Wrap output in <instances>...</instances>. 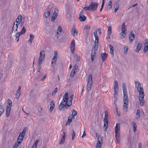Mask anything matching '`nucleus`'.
Returning <instances> with one entry per match:
<instances>
[{
	"label": "nucleus",
	"mask_w": 148,
	"mask_h": 148,
	"mask_svg": "<svg viewBox=\"0 0 148 148\" xmlns=\"http://www.w3.org/2000/svg\"><path fill=\"white\" fill-rule=\"evenodd\" d=\"M73 95L71 96L69 98V100H68V94L66 92L63 96V98L60 105L59 108L62 110L63 108L66 106L68 108L72 104V101L73 97Z\"/></svg>",
	"instance_id": "1"
},
{
	"label": "nucleus",
	"mask_w": 148,
	"mask_h": 148,
	"mask_svg": "<svg viewBox=\"0 0 148 148\" xmlns=\"http://www.w3.org/2000/svg\"><path fill=\"white\" fill-rule=\"evenodd\" d=\"M92 74H90L89 75L88 79V83L87 85V90L88 92L90 90L92 84Z\"/></svg>",
	"instance_id": "2"
},
{
	"label": "nucleus",
	"mask_w": 148,
	"mask_h": 148,
	"mask_svg": "<svg viewBox=\"0 0 148 148\" xmlns=\"http://www.w3.org/2000/svg\"><path fill=\"white\" fill-rule=\"evenodd\" d=\"M108 113L106 111V112H105V117L103 119L104 126L103 129L104 131L107 130L108 127Z\"/></svg>",
	"instance_id": "3"
},
{
	"label": "nucleus",
	"mask_w": 148,
	"mask_h": 148,
	"mask_svg": "<svg viewBox=\"0 0 148 148\" xmlns=\"http://www.w3.org/2000/svg\"><path fill=\"white\" fill-rule=\"evenodd\" d=\"M58 8H55V11L53 13L52 18L51 19V21L52 22H54L56 19V17L58 15Z\"/></svg>",
	"instance_id": "4"
},
{
	"label": "nucleus",
	"mask_w": 148,
	"mask_h": 148,
	"mask_svg": "<svg viewBox=\"0 0 148 148\" xmlns=\"http://www.w3.org/2000/svg\"><path fill=\"white\" fill-rule=\"evenodd\" d=\"M98 6V3L96 2H92L89 5V7L90 9L93 10H95L97 9Z\"/></svg>",
	"instance_id": "5"
},
{
	"label": "nucleus",
	"mask_w": 148,
	"mask_h": 148,
	"mask_svg": "<svg viewBox=\"0 0 148 148\" xmlns=\"http://www.w3.org/2000/svg\"><path fill=\"white\" fill-rule=\"evenodd\" d=\"M57 57H53L52 59L51 65L53 69H55L56 62L57 61Z\"/></svg>",
	"instance_id": "6"
},
{
	"label": "nucleus",
	"mask_w": 148,
	"mask_h": 148,
	"mask_svg": "<svg viewBox=\"0 0 148 148\" xmlns=\"http://www.w3.org/2000/svg\"><path fill=\"white\" fill-rule=\"evenodd\" d=\"M75 40L73 39L71 42V50L72 53H74L75 49Z\"/></svg>",
	"instance_id": "7"
},
{
	"label": "nucleus",
	"mask_w": 148,
	"mask_h": 148,
	"mask_svg": "<svg viewBox=\"0 0 148 148\" xmlns=\"http://www.w3.org/2000/svg\"><path fill=\"white\" fill-rule=\"evenodd\" d=\"M140 90L138 91L139 93V97L141 98L144 99V94L143 92V87H140Z\"/></svg>",
	"instance_id": "8"
},
{
	"label": "nucleus",
	"mask_w": 148,
	"mask_h": 148,
	"mask_svg": "<svg viewBox=\"0 0 148 148\" xmlns=\"http://www.w3.org/2000/svg\"><path fill=\"white\" fill-rule=\"evenodd\" d=\"M123 102H128V98L127 92H123Z\"/></svg>",
	"instance_id": "9"
},
{
	"label": "nucleus",
	"mask_w": 148,
	"mask_h": 148,
	"mask_svg": "<svg viewBox=\"0 0 148 148\" xmlns=\"http://www.w3.org/2000/svg\"><path fill=\"white\" fill-rule=\"evenodd\" d=\"M39 58L44 59L45 58V52L44 50H41L40 52Z\"/></svg>",
	"instance_id": "10"
},
{
	"label": "nucleus",
	"mask_w": 148,
	"mask_h": 148,
	"mask_svg": "<svg viewBox=\"0 0 148 148\" xmlns=\"http://www.w3.org/2000/svg\"><path fill=\"white\" fill-rule=\"evenodd\" d=\"M66 134L65 132H63V136L59 143V144H64Z\"/></svg>",
	"instance_id": "11"
},
{
	"label": "nucleus",
	"mask_w": 148,
	"mask_h": 148,
	"mask_svg": "<svg viewBox=\"0 0 148 148\" xmlns=\"http://www.w3.org/2000/svg\"><path fill=\"white\" fill-rule=\"evenodd\" d=\"M135 87L137 88L138 91H139V90H140V87H142L140 83L136 81L135 82Z\"/></svg>",
	"instance_id": "12"
},
{
	"label": "nucleus",
	"mask_w": 148,
	"mask_h": 148,
	"mask_svg": "<svg viewBox=\"0 0 148 148\" xmlns=\"http://www.w3.org/2000/svg\"><path fill=\"white\" fill-rule=\"evenodd\" d=\"M18 26L17 24H15V23H14L12 29V32H14L15 33L17 31Z\"/></svg>",
	"instance_id": "13"
},
{
	"label": "nucleus",
	"mask_w": 148,
	"mask_h": 148,
	"mask_svg": "<svg viewBox=\"0 0 148 148\" xmlns=\"http://www.w3.org/2000/svg\"><path fill=\"white\" fill-rule=\"evenodd\" d=\"M108 54L105 53H102L101 54V57L103 62L105 61L106 59L107 58Z\"/></svg>",
	"instance_id": "14"
},
{
	"label": "nucleus",
	"mask_w": 148,
	"mask_h": 148,
	"mask_svg": "<svg viewBox=\"0 0 148 148\" xmlns=\"http://www.w3.org/2000/svg\"><path fill=\"white\" fill-rule=\"evenodd\" d=\"M50 108L49 111L51 112H52L55 106V103L53 100H52L50 104Z\"/></svg>",
	"instance_id": "15"
},
{
	"label": "nucleus",
	"mask_w": 148,
	"mask_h": 148,
	"mask_svg": "<svg viewBox=\"0 0 148 148\" xmlns=\"http://www.w3.org/2000/svg\"><path fill=\"white\" fill-rule=\"evenodd\" d=\"M135 35L134 34L133 31L131 32L130 35L129 36V41L130 42H132L133 41L134 39Z\"/></svg>",
	"instance_id": "16"
},
{
	"label": "nucleus",
	"mask_w": 148,
	"mask_h": 148,
	"mask_svg": "<svg viewBox=\"0 0 148 148\" xmlns=\"http://www.w3.org/2000/svg\"><path fill=\"white\" fill-rule=\"evenodd\" d=\"M128 108V103L127 102H124V104L123 105V109L126 112Z\"/></svg>",
	"instance_id": "17"
},
{
	"label": "nucleus",
	"mask_w": 148,
	"mask_h": 148,
	"mask_svg": "<svg viewBox=\"0 0 148 148\" xmlns=\"http://www.w3.org/2000/svg\"><path fill=\"white\" fill-rule=\"evenodd\" d=\"M75 28V27L73 26L71 30V34L74 36H76L77 33V32L76 31Z\"/></svg>",
	"instance_id": "18"
},
{
	"label": "nucleus",
	"mask_w": 148,
	"mask_h": 148,
	"mask_svg": "<svg viewBox=\"0 0 148 148\" xmlns=\"http://www.w3.org/2000/svg\"><path fill=\"white\" fill-rule=\"evenodd\" d=\"M119 7V3L118 2H116L114 4V11L116 12L118 9Z\"/></svg>",
	"instance_id": "19"
},
{
	"label": "nucleus",
	"mask_w": 148,
	"mask_h": 148,
	"mask_svg": "<svg viewBox=\"0 0 148 148\" xmlns=\"http://www.w3.org/2000/svg\"><path fill=\"white\" fill-rule=\"evenodd\" d=\"M24 136L22 134L20 135V133L17 138L18 140H19L20 143H21L22 142Z\"/></svg>",
	"instance_id": "20"
},
{
	"label": "nucleus",
	"mask_w": 148,
	"mask_h": 148,
	"mask_svg": "<svg viewBox=\"0 0 148 148\" xmlns=\"http://www.w3.org/2000/svg\"><path fill=\"white\" fill-rule=\"evenodd\" d=\"M96 56V52H94L92 51L91 53V59L92 62H93Z\"/></svg>",
	"instance_id": "21"
},
{
	"label": "nucleus",
	"mask_w": 148,
	"mask_h": 148,
	"mask_svg": "<svg viewBox=\"0 0 148 148\" xmlns=\"http://www.w3.org/2000/svg\"><path fill=\"white\" fill-rule=\"evenodd\" d=\"M120 125L119 123H117L115 127V132H119L120 129V126L119 125Z\"/></svg>",
	"instance_id": "22"
},
{
	"label": "nucleus",
	"mask_w": 148,
	"mask_h": 148,
	"mask_svg": "<svg viewBox=\"0 0 148 148\" xmlns=\"http://www.w3.org/2000/svg\"><path fill=\"white\" fill-rule=\"evenodd\" d=\"M132 123V126L133 127V131L134 132H135L136 131L137 125L135 121H133Z\"/></svg>",
	"instance_id": "23"
},
{
	"label": "nucleus",
	"mask_w": 148,
	"mask_h": 148,
	"mask_svg": "<svg viewBox=\"0 0 148 148\" xmlns=\"http://www.w3.org/2000/svg\"><path fill=\"white\" fill-rule=\"evenodd\" d=\"M148 49V42H146L145 44L143 51L144 53L147 52Z\"/></svg>",
	"instance_id": "24"
},
{
	"label": "nucleus",
	"mask_w": 148,
	"mask_h": 148,
	"mask_svg": "<svg viewBox=\"0 0 148 148\" xmlns=\"http://www.w3.org/2000/svg\"><path fill=\"white\" fill-rule=\"evenodd\" d=\"M79 19L81 21H84L86 19V16L83 15H81L79 16Z\"/></svg>",
	"instance_id": "25"
},
{
	"label": "nucleus",
	"mask_w": 148,
	"mask_h": 148,
	"mask_svg": "<svg viewBox=\"0 0 148 148\" xmlns=\"http://www.w3.org/2000/svg\"><path fill=\"white\" fill-rule=\"evenodd\" d=\"M109 47L110 49V52L112 55V56H114V51L113 47L112 45L110 44L109 45Z\"/></svg>",
	"instance_id": "26"
},
{
	"label": "nucleus",
	"mask_w": 148,
	"mask_h": 148,
	"mask_svg": "<svg viewBox=\"0 0 148 148\" xmlns=\"http://www.w3.org/2000/svg\"><path fill=\"white\" fill-rule=\"evenodd\" d=\"M136 119L137 120H138L140 117V111L138 109L137 110L136 113Z\"/></svg>",
	"instance_id": "27"
},
{
	"label": "nucleus",
	"mask_w": 148,
	"mask_h": 148,
	"mask_svg": "<svg viewBox=\"0 0 148 148\" xmlns=\"http://www.w3.org/2000/svg\"><path fill=\"white\" fill-rule=\"evenodd\" d=\"M142 46V44L140 43L138 44V45H137L136 48V49L135 51L137 52H139V50H140L141 47Z\"/></svg>",
	"instance_id": "28"
},
{
	"label": "nucleus",
	"mask_w": 148,
	"mask_h": 148,
	"mask_svg": "<svg viewBox=\"0 0 148 148\" xmlns=\"http://www.w3.org/2000/svg\"><path fill=\"white\" fill-rule=\"evenodd\" d=\"M8 104L7 105V108H10L12 105V102L10 99H8Z\"/></svg>",
	"instance_id": "29"
},
{
	"label": "nucleus",
	"mask_w": 148,
	"mask_h": 148,
	"mask_svg": "<svg viewBox=\"0 0 148 148\" xmlns=\"http://www.w3.org/2000/svg\"><path fill=\"white\" fill-rule=\"evenodd\" d=\"M70 117V116H69V118L68 119V121H67L66 123V125H69L70 124V123L72 121V119H73L72 117H71V118L70 119L69 118Z\"/></svg>",
	"instance_id": "30"
},
{
	"label": "nucleus",
	"mask_w": 148,
	"mask_h": 148,
	"mask_svg": "<svg viewBox=\"0 0 148 148\" xmlns=\"http://www.w3.org/2000/svg\"><path fill=\"white\" fill-rule=\"evenodd\" d=\"M62 32V29L60 26H58V29L57 30V34H58L61 35Z\"/></svg>",
	"instance_id": "31"
},
{
	"label": "nucleus",
	"mask_w": 148,
	"mask_h": 148,
	"mask_svg": "<svg viewBox=\"0 0 148 148\" xmlns=\"http://www.w3.org/2000/svg\"><path fill=\"white\" fill-rule=\"evenodd\" d=\"M10 108H7L6 110V116L7 117H9V115L10 114Z\"/></svg>",
	"instance_id": "32"
},
{
	"label": "nucleus",
	"mask_w": 148,
	"mask_h": 148,
	"mask_svg": "<svg viewBox=\"0 0 148 148\" xmlns=\"http://www.w3.org/2000/svg\"><path fill=\"white\" fill-rule=\"evenodd\" d=\"M21 143H20L19 140H17V142L13 146V148H17Z\"/></svg>",
	"instance_id": "33"
},
{
	"label": "nucleus",
	"mask_w": 148,
	"mask_h": 148,
	"mask_svg": "<svg viewBox=\"0 0 148 148\" xmlns=\"http://www.w3.org/2000/svg\"><path fill=\"white\" fill-rule=\"evenodd\" d=\"M139 100L140 101V104L141 106H143L144 104V100L143 98H139Z\"/></svg>",
	"instance_id": "34"
},
{
	"label": "nucleus",
	"mask_w": 148,
	"mask_h": 148,
	"mask_svg": "<svg viewBox=\"0 0 148 148\" xmlns=\"http://www.w3.org/2000/svg\"><path fill=\"white\" fill-rule=\"evenodd\" d=\"M77 114V112L76 110L73 109L72 113V118L74 119L75 116Z\"/></svg>",
	"instance_id": "35"
},
{
	"label": "nucleus",
	"mask_w": 148,
	"mask_h": 148,
	"mask_svg": "<svg viewBox=\"0 0 148 148\" xmlns=\"http://www.w3.org/2000/svg\"><path fill=\"white\" fill-rule=\"evenodd\" d=\"M30 36V38L29 40H28V41L30 42L31 43L32 42V41L33 40V39L34 38V36L33 35L30 34H29Z\"/></svg>",
	"instance_id": "36"
},
{
	"label": "nucleus",
	"mask_w": 148,
	"mask_h": 148,
	"mask_svg": "<svg viewBox=\"0 0 148 148\" xmlns=\"http://www.w3.org/2000/svg\"><path fill=\"white\" fill-rule=\"evenodd\" d=\"M26 32V29L25 26H23L21 29V31L19 32L22 34H24Z\"/></svg>",
	"instance_id": "37"
},
{
	"label": "nucleus",
	"mask_w": 148,
	"mask_h": 148,
	"mask_svg": "<svg viewBox=\"0 0 148 148\" xmlns=\"http://www.w3.org/2000/svg\"><path fill=\"white\" fill-rule=\"evenodd\" d=\"M4 111V109L3 108V106L0 105V116H1V115L3 114V112Z\"/></svg>",
	"instance_id": "38"
},
{
	"label": "nucleus",
	"mask_w": 148,
	"mask_h": 148,
	"mask_svg": "<svg viewBox=\"0 0 148 148\" xmlns=\"http://www.w3.org/2000/svg\"><path fill=\"white\" fill-rule=\"evenodd\" d=\"M39 141V140H37L36 141H35L33 145L32 146V147H34V148H37V147L38 143Z\"/></svg>",
	"instance_id": "39"
},
{
	"label": "nucleus",
	"mask_w": 148,
	"mask_h": 148,
	"mask_svg": "<svg viewBox=\"0 0 148 148\" xmlns=\"http://www.w3.org/2000/svg\"><path fill=\"white\" fill-rule=\"evenodd\" d=\"M98 48L97 46H93L92 47V51L94 52H96V51L97 50Z\"/></svg>",
	"instance_id": "40"
},
{
	"label": "nucleus",
	"mask_w": 148,
	"mask_h": 148,
	"mask_svg": "<svg viewBox=\"0 0 148 148\" xmlns=\"http://www.w3.org/2000/svg\"><path fill=\"white\" fill-rule=\"evenodd\" d=\"M44 59L39 58V62L37 65V66L41 67V64L42 63V62H43Z\"/></svg>",
	"instance_id": "41"
},
{
	"label": "nucleus",
	"mask_w": 148,
	"mask_h": 148,
	"mask_svg": "<svg viewBox=\"0 0 148 148\" xmlns=\"http://www.w3.org/2000/svg\"><path fill=\"white\" fill-rule=\"evenodd\" d=\"M123 92H127V89L126 88V86L125 83H123Z\"/></svg>",
	"instance_id": "42"
},
{
	"label": "nucleus",
	"mask_w": 148,
	"mask_h": 148,
	"mask_svg": "<svg viewBox=\"0 0 148 148\" xmlns=\"http://www.w3.org/2000/svg\"><path fill=\"white\" fill-rule=\"evenodd\" d=\"M126 29H121V35L123 36V37H124L126 35V34L125 33V32Z\"/></svg>",
	"instance_id": "43"
},
{
	"label": "nucleus",
	"mask_w": 148,
	"mask_h": 148,
	"mask_svg": "<svg viewBox=\"0 0 148 148\" xmlns=\"http://www.w3.org/2000/svg\"><path fill=\"white\" fill-rule=\"evenodd\" d=\"M112 33V27L111 26H109L108 27V31L107 34H111Z\"/></svg>",
	"instance_id": "44"
},
{
	"label": "nucleus",
	"mask_w": 148,
	"mask_h": 148,
	"mask_svg": "<svg viewBox=\"0 0 148 148\" xmlns=\"http://www.w3.org/2000/svg\"><path fill=\"white\" fill-rule=\"evenodd\" d=\"M50 12L49 11H47L46 12H45L44 15L46 18H47L50 15Z\"/></svg>",
	"instance_id": "45"
},
{
	"label": "nucleus",
	"mask_w": 148,
	"mask_h": 148,
	"mask_svg": "<svg viewBox=\"0 0 148 148\" xmlns=\"http://www.w3.org/2000/svg\"><path fill=\"white\" fill-rule=\"evenodd\" d=\"M22 16L20 14H19L17 18L16 19V20H17V21H20L22 19Z\"/></svg>",
	"instance_id": "46"
},
{
	"label": "nucleus",
	"mask_w": 148,
	"mask_h": 148,
	"mask_svg": "<svg viewBox=\"0 0 148 148\" xmlns=\"http://www.w3.org/2000/svg\"><path fill=\"white\" fill-rule=\"evenodd\" d=\"M73 133L72 134V140H73L75 136V132L74 131L73 129H72Z\"/></svg>",
	"instance_id": "47"
},
{
	"label": "nucleus",
	"mask_w": 148,
	"mask_h": 148,
	"mask_svg": "<svg viewBox=\"0 0 148 148\" xmlns=\"http://www.w3.org/2000/svg\"><path fill=\"white\" fill-rule=\"evenodd\" d=\"M99 38H95V45L98 46Z\"/></svg>",
	"instance_id": "48"
},
{
	"label": "nucleus",
	"mask_w": 148,
	"mask_h": 148,
	"mask_svg": "<svg viewBox=\"0 0 148 148\" xmlns=\"http://www.w3.org/2000/svg\"><path fill=\"white\" fill-rule=\"evenodd\" d=\"M58 89L57 87H56L55 88L54 91L52 92V95H55V94L56 93V92H57L58 91Z\"/></svg>",
	"instance_id": "49"
},
{
	"label": "nucleus",
	"mask_w": 148,
	"mask_h": 148,
	"mask_svg": "<svg viewBox=\"0 0 148 148\" xmlns=\"http://www.w3.org/2000/svg\"><path fill=\"white\" fill-rule=\"evenodd\" d=\"M75 73V71L73 70L70 73V76L71 77H73Z\"/></svg>",
	"instance_id": "50"
},
{
	"label": "nucleus",
	"mask_w": 148,
	"mask_h": 148,
	"mask_svg": "<svg viewBox=\"0 0 148 148\" xmlns=\"http://www.w3.org/2000/svg\"><path fill=\"white\" fill-rule=\"evenodd\" d=\"M108 6H110L109 7V9H110L112 8V2L111 1H110L108 3Z\"/></svg>",
	"instance_id": "51"
},
{
	"label": "nucleus",
	"mask_w": 148,
	"mask_h": 148,
	"mask_svg": "<svg viewBox=\"0 0 148 148\" xmlns=\"http://www.w3.org/2000/svg\"><path fill=\"white\" fill-rule=\"evenodd\" d=\"M101 140L102 141V138H98V141L97 143L96 144H98L99 145H102V143H101Z\"/></svg>",
	"instance_id": "52"
},
{
	"label": "nucleus",
	"mask_w": 148,
	"mask_h": 148,
	"mask_svg": "<svg viewBox=\"0 0 148 148\" xmlns=\"http://www.w3.org/2000/svg\"><path fill=\"white\" fill-rule=\"evenodd\" d=\"M90 26L89 25H87L84 27V29H86V30H88V29L89 30H90Z\"/></svg>",
	"instance_id": "53"
},
{
	"label": "nucleus",
	"mask_w": 148,
	"mask_h": 148,
	"mask_svg": "<svg viewBox=\"0 0 148 148\" xmlns=\"http://www.w3.org/2000/svg\"><path fill=\"white\" fill-rule=\"evenodd\" d=\"M116 141V142L118 143H119L120 142V137H115Z\"/></svg>",
	"instance_id": "54"
},
{
	"label": "nucleus",
	"mask_w": 148,
	"mask_h": 148,
	"mask_svg": "<svg viewBox=\"0 0 148 148\" xmlns=\"http://www.w3.org/2000/svg\"><path fill=\"white\" fill-rule=\"evenodd\" d=\"M21 35H22V34L20 32H16V37L19 38V37Z\"/></svg>",
	"instance_id": "55"
},
{
	"label": "nucleus",
	"mask_w": 148,
	"mask_h": 148,
	"mask_svg": "<svg viewBox=\"0 0 148 148\" xmlns=\"http://www.w3.org/2000/svg\"><path fill=\"white\" fill-rule=\"evenodd\" d=\"M115 132V137H120V134L119 132Z\"/></svg>",
	"instance_id": "56"
},
{
	"label": "nucleus",
	"mask_w": 148,
	"mask_h": 148,
	"mask_svg": "<svg viewBox=\"0 0 148 148\" xmlns=\"http://www.w3.org/2000/svg\"><path fill=\"white\" fill-rule=\"evenodd\" d=\"M94 34L95 38H98V37L97 34V30H95V32H94Z\"/></svg>",
	"instance_id": "57"
},
{
	"label": "nucleus",
	"mask_w": 148,
	"mask_h": 148,
	"mask_svg": "<svg viewBox=\"0 0 148 148\" xmlns=\"http://www.w3.org/2000/svg\"><path fill=\"white\" fill-rule=\"evenodd\" d=\"M117 93V91H116V90H114V99H115V100L116 101L117 99V97H116V95H117V94L116 95V94Z\"/></svg>",
	"instance_id": "58"
},
{
	"label": "nucleus",
	"mask_w": 148,
	"mask_h": 148,
	"mask_svg": "<svg viewBox=\"0 0 148 148\" xmlns=\"http://www.w3.org/2000/svg\"><path fill=\"white\" fill-rule=\"evenodd\" d=\"M126 29L125 23H123L122 25L121 29Z\"/></svg>",
	"instance_id": "59"
},
{
	"label": "nucleus",
	"mask_w": 148,
	"mask_h": 148,
	"mask_svg": "<svg viewBox=\"0 0 148 148\" xmlns=\"http://www.w3.org/2000/svg\"><path fill=\"white\" fill-rule=\"evenodd\" d=\"M83 9H84L85 10H90V8L89 7V5L88 6V7L87 6L83 8Z\"/></svg>",
	"instance_id": "60"
},
{
	"label": "nucleus",
	"mask_w": 148,
	"mask_h": 148,
	"mask_svg": "<svg viewBox=\"0 0 148 148\" xmlns=\"http://www.w3.org/2000/svg\"><path fill=\"white\" fill-rule=\"evenodd\" d=\"M27 130V128L26 127H25L23 129L22 132L24 133L25 134Z\"/></svg>",
	"instance_id": "61"
},
{
	"label": "nucleus",
	"mask_w": 148,
	"mask_h": 148,
	"mask_svg": "<svg viewBox=\"0 0 148 148\" xmlns=\"http://www.w3.org/2000/svg\"><path fill=\"white\" fill-rule=\"evenodd\" d=\"M25 17H24L23 18H22V19H21V20L20 21H21L20 23H22L24 24L25 22Z\"/></svg>",
	"instance_id": "62"
},
{
	"label": "nucleus",
	"mask_w": 148,
	"mask_h": 148,
	"mask_svg": "<svg viewBox=\"0 0 148 148\" xmlns=\"http://www.w3.org/2000/svg\"><path fill=\"white\" fill-rule=\"evenodd\" d=\"M124 49L125 50L124 53H127V50L128 49V48L127 47H124Z\"/></svg>",
	"instance_id": "63"
},
{
	"label": "nucleus",
	"mask_w": 148,
	"mask_h": 148,
	"mask_svg": "<svg viewBox=\"0 0 148 148\" xmlns=\"http://www.w3.org/2000/svg\"><path fill=\"white\" fill-rule=\"evenodd\" d=\"M102 145H99L98 144H96V148H101Z\"/></svg>",
	"instance_id": "64"
}]
</instances>
